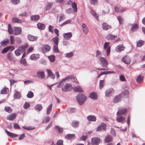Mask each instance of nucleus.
<instances>
[{
    "mask_svg": "<svg viewBox=\"0 0 145 145\" xmlns=\"http://www.w3.org/2000/svg\"><path fill=\"white\" fill-rule=\"evenodd\" d=\"M50 118L49 116H47L42 121V123H48L50 120Z\"/></svg>",
    "mask_w": 145,
    "mask_h": 145,
    "instance_id": "nucleus-52",
    "label": "nucleus"
},
{
    "mask_svg": "<svg viewBox=\"0 0 145 145\" xmlns=\"http://www.w3.org/2000/svg\"><path fill=\"white\" fill-rule=\"evenodd\" d=\"M58 45H54L53 47V50L55 52L58 53L59 52L58 48Z\"/></svg>",
    "mask_w": 145,
    "mask_h": 145,
    "instance_id": "nucleus-55",
    "label": "nucleus"
},
{
    "mask_svg": "<svg viewBox=\"0 0 145 145\" xmlns=\"http://www.w3.org/2000/svg\"><path fill=\"white\" fill-rule=\"evenodd\" d=\"M114 91V90L112 89H109L105 91L106 96L107 97L110 96Z\"/></svg>",
    "mask_w": 145,
    "mask_h": 145,
    "instance_id": "nucleus-30",
    "label": "nucleus"
},
{
    "mask_svg": "<svg viewBox=\"0 0 145 145\" xmlns=\"http://www.w3.org/2000/svg\"><path fill=\"white\" fill-rule=\"evenodd\" d=\"M71 21L70 20H67L63 22L62 24H61V26H62L64 25L69 24L71 22Z\"/></svg>",
    "mask_w": 145,
    "mask_h": 145,
    "instance_id": "nucleus-58",
    "label": "nucleus"
},
{
    "mask_svg": "<svg viewBox=\"0 0 145 145\" xmlns=\"http://www.w3.org/2000/svg\"><path fill=\"white\" fill-rule=\"evenodd\" d=\"M11 2L14 5H16L20 2L19 0H10Z\"/></svg>",
    "mask_w": 145,
    "mask_h": 145,
    "instance_id": "nucleus-63",
    "label": "nucleus"
},
{
    "mask_svg": "<svg viewBox=\"0 0 145 145\" xmlns=\"http://www.w3.org/2000/svg\"><path fill=\"white\" fill-rule=\"evenodd\" d=\"M27 38L28 39L31 41H36L37 39V37L30 35H29L27 36Z\"/></svg>",
    "mask_w": 145,
    "mask_h": 145,
    "instance_id": "nucleus-29",
    "label": "nucleus"
},
{
    "mask_svg": "<svg viewBox=\"0 0 145 145\" xmlns=\"http://www.w3.org/2000/svg\"><path fill=\"white\" fill-rule=\"evenodd\" d=\"M125 47L123 44H119L116 48L115 50L117 52H120L124 50Z\"/></svg>",
    "mask_w": 145,
    "mask_h": 145,
    "instance_id": "nucleus-15",
    "label": "nucleus"
},
{
    "mask_svg": "<svg viewBox=\"0 0 145 145\" xmlns=\"http://www.w3.org/2000/svg\"><path fill=\"white\" fill-rule=\"evenodd\" d=\"M17 115V114L15 113H12L7 116V118L8 120L13 121L16 118Z\"/></svg>",
    "mask_w": 145,
    "mask_h": 145,
    "instance_id": "nucleus-13",
    "label": "nucleus"
},
{
    "mask_svg": "<svg viewBox=\"0 0 145 145\" xmlns=\"http://www.w3.org/2000/svg\"><path fill=\"white\" fill-rule=\"evenodd\" d=\"M90 97L93 99H96L97 98L96 93L94 92L91 93L89 95Z\"/></svg>",
    "mask_w": 145,
    "mask_h": 145,
    "instance_id": "nucleus-27",
    "label": "nucleus"
},
{
    "mask_svg": "<svg viewBox=\"0 0 145 145\" xmlns=\"http://www.w3.org/2000/svg\"><path fill=\"white\" fill-rule=\"evenodd\" d=\"M138 28V25L137 24L132 25L131 26V30L132 32H134L137 30Z\"/></svg>",
    "mask_w": 145,
    "mask_h": 145,
    "instance_id": "nucleus-32",
    "label": "nucleus"
},
{
    "mask_svg": "<svg viewBox=\"0 0 145 145\" xmlns=\"http://www.w3.org/2000/svg\"><path fill=\"white\" fill-rule=\"evenodd\" d=\"M109 42H105L104 45V48L106 50L107 56L109 55L110 51V47L109 46Z\"/></svg>",
    "mask_w": 145,
    "mask_h": 145,
    "instance_id": "nucleus-8",
    "label": "nucleus"
},
{
    "mask_svg": "<svg viewBox=\"0 0 145 145\" xmlns=\"http://www.w3.org/2000/svg\"><path fill=\"white\" fill-rule=\"evenodd\" d=\"M121 94L124 96H128L129 94V92L127 89H125L122 92Z\"/></svg>",
    "mask_w": 145,
    "mask_h": 145,
    "instance_id": "nucleus-46",
    "label": "nucleus"
},
{
    "mask_svg": "<svg viewBox=\"0 0 145 145\" xmlns=\"http://www.w3.org/2000/svg\"><path fill=\"white\" fill-rule=\"evenodd\" d=\"M34 96L33 93L31 91L28 92V94L27 95V96L29 98H31Z\"/></svg>",
    "mask_w": 145,
    "mask_h": 145,
    "instance_id": "nucleus-53",
    "label": "nucleus"
},
{
    "mask_svg": "<svg viewBox=\"0 0 145 145\" xmlns=\"http://www.w3.org/2000/svg\"><path fill=\"white\" fill-rule=\"evenodd\" d=\"M38 28L40 29L43 30L45 27V25L42 23H39L37 24Z\"/></svg>",
    "mask_w": 145,
    "mask_h": 145,
    "instance_id": "nucleus-38",
    "label": "nucleus"
},
{
    "mask_svg": "<svg viewBox=\"0 0 145 145\" xmlns=\"http://www.w3.org/2000/svg\"><path fill=\"white\" fill-rule=\"evenodd\" d=\"M35 108L36 110L40 111L42 108V107L41 104H37L35 106Z\"/></svg>",
    "mask_w": 145,
    "mask_h": 145,
    "instance_id": "nucleus-40",
    "label": "nucleus"
},
{
    "mask_svg": "<svg viewBox=\"0 0 145 145\" xmlns=\"http://www.w3.org/2000/svg\"><path fill=\"white\" fill-rule=\"evenodd\" d=\"M82 26L83 33L87 34L89 32V29L86 25L84 24H82Z\"/></svg>",
    "mask_w": 145,
    "mask_h": 145,
    "instance_id": "nucleus-18",
    "label": "nucleus"
},
{
    "mask_svg": "<svg viewBox=\"0 0 145 145\" xmlns=\"http://www.w3.org/2000/svg\"><path fill=\"white\" fill-rule=\"evenodd\" d=\"M125 118H123L122 116L116 117V120L117 121L119 122H123V121L125 120Z\"/></svg>",
    "mask_w": 145,
    "mask_h": 145,
    "instance_id": "nucleus-41",
    "label": "nucleus"
},
{
    "mask_svg": "<svg viewBox=\"0 0 145 145\" xmlns=\"http://www.w3.org/2000/svg\"><path fill=\"white\" fill-rule=\"evenodd\" d=\"M10 40L11 44H13L14 42V37L13 36H10Z\"/></svg>",
    "mask_w": 145,
    "mask_h": 145,
    "instance_id": "nucleus-60",
    "label": "nucleus"
},
{
    "mask_svg": "<svg viewBox=\"0 0 145 145\" xmlns=\"http://www.w3.org/2000/svg\"><path fill=\"white\" fill-rule=\"evenodd\" d=\"M28 47V45H25L18 47V48L14 51L16 55L18 56H20L21 53H23L25 51V49Z\"/></svg>",
    "mask_w": 145,
    "mask_h": 145,
    "instance_id": "nucleus-1",
    "label": "nucleus"
},
{
    "mask_svg": "<svg viewBox=\"0 0 145 145\" xmlns=\"http://www.w3.org/2000/svg\"><path fill=\"white\" fill-rule=\"evenodd\" d=\"M31 20L32 21H37L40 18L39 15H34L31 16Z\"/></svg>",
    "mask_w": 145,
    "mask_h": 145,
    "instance_id": "nucleus-39",
    "label": "nucleus"
},
{
    "mask_svg": "<svg viewBox=\"0 0 145 145\" xmlns=\"http://www.w3.org/2000/svg\"><path fill=\"white\" fill-rule=\"evenodd\" d=\"M12 22L14 23H21L22 22V20L17 18H13L12 19Z\"/></svg>",
    "mask_w": 145,
    "mask_h": 145,
    "instance_id": "nucleus-33",
    "label": "nucleus"
},
{
    "mask_svg": "<svg viewBox=\"0 0 145 145\" xmlns=\"http://www.w3.org/2000/svg\"><path fill=\"white\" fill-rule=\"evenodd\" d=\"M7 58L10 61H12L14 59L12 54L11 52L9 53L7 55Z\"/></svg>",
    "mask_w": 145,
    "mask_h": 145,
    "instance_id": "nucleus-34",
    "label": "nucleus"
},
{
    "mask_svg": "<svg viewBox=\"0 0 145 145\" xmlns=\"http://www.w3.org/2000/svg\"><path fill=\"white\" fill-rule=\"evenodd\" d=\"M5 131L6 133H7L8 135H9L11 137L14 138L16 137H17L18 136V135L14 134L11 132H9L6 130H5Z\"/></svg>",
    "mask_w": 145,
    "mask_h": 145,
    "instance_id": "nucleus-35",
    "label": "nucleus"
},
{
    "mask_svg": "<svg viewBox=\"0 0 145 145\" xmlns=\"http://www.w3.org/2000/svg\"><path fill=\"white\" fill-rule=\"evenodd\" d=\"M40 57V55L38 54H33L30 57V59L33 61H36Z\"/></svg>",
    "mask_w": 145,
    "mask_h": 145,
    "instance_id": "nucleus-16",
    "label": "nucleus"
},
{
    "mask_svg": "<svg viewBox=\"0 0 145 145\" xmlns=\"http://www.w3.org/2000/svg\"><path fill=\"white\" fill-rule=\"evenodd\" d=\"M8 89L6 88H4L1 91V93L2 94H6L8 93Z\"/></svg>",
    "mask_w": 145,
    "mask_h": 145,
    "instance_id": "nucleus-45",
    "label": "nucleus"
},
{
    "mask_svg": "<svg viewBox=\"0 0 145 145\" xmlns=\"http://www.w3.org/2000/svg\"><path fill=\"white\" fill-rule=\"evenodd\" d=\"M69 79H73L74 80L73 82H74L77 83L78 82L77 81L76 78L73 75L68 76L63 79L61 82L60 84H61L62 82L64 81L69 80Z\"/></svg>",
    "mask_w": 145,
    "mask_h": 145,
    "instance_id": "nucleus-4",
    "label": "nucleus"
},
{
    "mask_svg": "<svg viewBox=\"0 0 145 145\" xmlns=\"http://www.w3.org/2000/svg\"><path fill=\"white\" fill-rule=\"evenodd\" d=\"M98 0H90V3L93 5H95L97 3Z\"/></svg>",
    "mask_w": 145,
    "mask_h": 145,
    "instance_id": "nucleus-62",
    "label": "nucleus"
},
{
    "mask_svg": "<svg viewBox=\"0 0 145 145\" xmlns=\"http://www.w3.org/2000/svg\"><path fill=\"white\" fill-rule=\"evenodd\" d=\"M143 77L141 75H140L137 77V81L138 83H140L143 80Z\"/></svg>",
    "mask_w": 145,
    "mask_h": 145,
    "instance_id": "nucleus-47",
    "label": "nucleus"
},
{
    "mask_svg": "<svg viewBox=\"0 0 145 145\" xmlns=\"http://www.w3.org/2000/svg\"><path fill=\"white\" fill-rule=\"evenodd\" d=\"M121 95L119 94L115 97L113 99V102L114 103H117L120 101L121 99Z\"/></svg>",
    "mask_w": 145,
    "mask_h": 145,
    "instance_id": "nucleus-20",
    "label": "nucleus"
},
{
    "mask_svg": "<svg viewBox=\"0 0 145 145\" xmlns=\"http://www.w3.org/2000/svg\"><path fill=\"white\" fill-rule=\"evenodd\" d=\"M113 140L112 137L110 135H107L105 139V142L106 143H108L111 142Z\"/></svg>",
    "mask_w": 145,
    "mask_h": 145,
    "instance_id": "nucleus-22",
    "label": "nucleus"
},
{
    "mask_svg": "<svg viewBox=\"0 0 145 145\" xmlns=\"http://www.w3.org/2000/svg\"><path fill=\"white\" fill-rule=\"evenodd\" d=\"M102 142V140L99 138L94 137L91 139V143L93 145H98L99 143Z\"/></svg>",
    "mask_w": 145,
    "mask_h": 145,
    "instance_id": "nucleus-7",
    "label": "nucleus"
},
{
    "mask_svg": "<svg viewBox=\"0 0 145 145\" xmlns=\"http://www.w3.org/2000/svg\"><path fill=\"white\" fill-rule=\"evenodd\" d=\"M8 31L10 34H14V29L12 28L10 24H8Z\"/></svg>",
    "mask_w": 145,
    "mask_h": 145,
    "instance_id": "nucleus-36",
    "label": "nucleus"
},
{
    "mask_svg": "<svg viewBox=\"0 0 145 145\" xmlns=\"http://www.w3.org/2000/svg\"><path fill=\"white\" fill-rule=\"evenodd\" d=\"M63 82L61 84H60H60L61 85L62 90L65 92L69 91L71 89L72 86L70 84L68 83L63 84Z\"/></svg>",
    "mask_w": 145,
    "mask_h": 145,
    "instance_id": "nucleus-3",
    "label": "nucleus"
},
{
    "mask_svg": "<svg viewBox=\"0 0 145 145\" xmlns=\"http://www.w3.org/2000/svg\"><path fill=\"white\" fill-rule=\"evenodd\" d=\"M59 40V38L57 37L53 38L52 40L54 42V45H58Z\"/></svg>",
    "mask_w": 145,
    "mask_h": 145,
    "instance_id": "nucleus-37",
    "label": "nucleus"
},
{
    "mask_svg": "<svg viewBox=\"0 0 145 145\" xmlns=\"http://www.w3.org/2000/svg\"><path fill=\"white\" fill-rule=\"evenodd\" d=\"M102 26L103 29L105 30H107L111 28V26L110 25L105 22L103 24Z\"/></svg>",
    "mask_w": 145,
    "mask_h": 145,
    "instance_id": "nucleus-17",
    "label": "nucleus"
},
{
    "mask_svg": "<svg viewBox=\"0 0 145 145\" xmlns=\"http://www.w3.org/2000/svg\"><path fill=\"white\" fill-rule=\"evenodd\" d=\"M73 53L72 52L67 53L65 54V57L68 58L71 57L73 55Z\"/></svg>",
    "mask_w": 145,
    "mask_h": 145,
    "instance_id": "nucleus-56",
    "label": "nucleus"
},
{
    "mask_svg": "<svg viewBox=\"0 0 145 145\" xmlns=\"http://www.w3.org/2000/svg\"><path fill=\"white\" fill-rule=\"evenodd\" d=\"M105 84V80H100L99 81V88L101 89L104 86Z\"/></svg>",
    "mask_w": 145,
    "mask_h": 145,
    "instance_id": "nucleus-48",
    "label": "nucleus"
},
{
    "mask_svg": "<svg viewBox=\"0 0 145 145\" xmlns=\"http://www.w3.org/2000/svg\"><path fill=\"white\" fill-rule=\"evenodd\" d=\"M37 77L40 79H42L45 76V74L43 71H38L37 72Z\"/></svg>",
    "mask_w": 145,
    "mask_h": 145,
    "instance_id": "nucleus-23",
    "label": "nucleus"
},
{
    "mask_svg": "<svg viewBox=\"0 0 145 145\" xmlns=\"http://www.w3.org/2000/svg\"><path fill=\"white\" fill-rule=\"evenodd\" d=\"M30 104L28 103H26L24 105V107L25 109L28 108L30 106Z\"/></svg>",
    "mask_w": 145,
    "mask_h": 145,
    "instance_id": "nucleus-64",
    "label": "nucleus"
},
{
    "mask_svg": "<svg viewBox=\"0 0 145 145\" xmlns=\"http://www.w3.org/2000/svg\"><path fill=\"white\" fill-rule=\"evenodd\" d=\"M99 60L103 67H107L108 65V63L105 58L100 57Z\"/></svg>",
    "mask_w": 145,
    "mask_h": 145,
    "instance_id": "nucleus-5",
    "label": "nucleus"
},
{
    "mask_svg": "<svg viewBox=\"0 0 145 145\" xmlns=\"http://www.w3.org/2000/svg\"><path fill=\"white\" fill-rule=\"evenodd\" d=\"M122 61L127 64H129L131 62V60L129 57L127 56H125L122 58Z\"/></svg>",
    "mask_w": 145,
    "mask_h": 145,
    "instance_id": "nucleus-14",
    "label": "nucleus"
},
{
    "mask_svg": "<svg viewBox=\"0 0 145 145\" xmlns=\"http://www.w3.org/2000/svg\"><path fill=\"white\" fill-rule=\"evenodd\" d=\"M14 34L16 35H18L21 33L22 32V28L20 27H14Z\"/></svg>",
    "mask_w": 145,
    "mask_h": 145,
    "instance_id": "nucleus-11",
    "label": "nucleus"
},
{
    "mask_svg": "<svg viewBox=\"0 0 145 145\" xmlns=\"http://www.w3.org/2000/svg\"><path fill=\"white\" fill-rule=\"evenodd\" d=\"M106 125L104 123H101L97 127V131H100L102 130H104L106 129Z\"/></svg>",
    "mask_w": 145,
    "mask_h": 145,
    "instance_id": "nucleus-12",
    "label": "nucleus"
},
{
    "mask_svg": "<svg viewBox=\"0 0 145 145\" xmlns=\"http://www.w3.org/2000/svg\"><path fill=\"white\" fill-rule=\"evenodd\" d=\"M52 105L51 104L46 110V113L47 115H48L50 114L52 110Z\"/></svg>",
    "mask_w": 145,
    "mask_h": 145,
    "instance_id": "nucleus-51",
    "label": "nucleus"
},
{
    "mask_svg": "<svg viewBox=\"0 0 145 145\" xmlns=\"http://www.w3.org/2000/svg\"><path fill=\"white\" fill-rule=\"evenodd\" d=\"M87 119L89 121H95L96 119L95 117L93 115H90L87 117Z\"/></svg>",
    "mask_w": 145,
    "mask_h": 145,
    "instance_id": "nucleus-28",
    "label": "nucleus"
},
{
    "mask_svg": "<svg viewBox=\"0 0 145 145\" xmlns=\"http://www.w3.org/2000/svg\"><path fill=\"white\" fill-rule=\"evenodd\" d=\"M53 4L52 3H49L45 7L46 10H49L51 8Z\"/></svg>",
    "mask_w": 145,
    "mask_h": 145,
    "instance_id": "nucleus-57",
    "label": "nucleus"
},
{
    "mask_svg": "<svg viewBox=\"0 0 145 145\" xmlns=\"http://www.w3.org/2000/svg\"><path fill=\"white\" fill-rule=\"evenodd\" d=\"M67 5H72V7L73 9H74V11L76 12L77 11V5L75 2H73L71 0L68 1L66 3Z\"/></svg>",
    "mask_w": 145,
    "mask_h": 145,
    "instance_id": "nucleus-6",
    "label": "nucleus"
},
{
    "mask_svg": "<svg viewBox=\"0 0 145 145\" xmlns=\"http://www.w3.org/2000/svg\"><path fill=\"white\" fill-rule=\"evenodd\" d=\"M91 14L95 17L97 20H98V16L97 14L93 10H91Z\"/></svg>",
    "mask_w": 145,
    "mask_h": 145,
    "instance_id": "nucleus-54",
    "label": "nucleus"
},
{
    "mask_svg": "<svg viewBox=\"0 0 145 145\" xmlns=\"http://www.w3.org/2000/svg\"><path fill=\"white\" fill-rule=\"evenodd\" d=\"M50 46L48 45H45L42 46L41 49L43 52H48L50 49Z\"/></svg>",
    "mask_w": 145,
    "mask_h": 145,
    "instance_id": "nucleus-10",
    "label": "nucleus"
},
{
    "mask_svg": "<svg viewBox=\"0 0 145 145\" xmlns=\"http://www.w3.org/2000/svg\"><path fill=\"white\" fill-rule=\"evenodd\" d=\"M117 18L120 24H122L123 22V19L121 16H119L117 17Z\"/></svg>",
    "mask_w": 145,
    "mask_h": 145,
    "instance_id": "nucleus-59",
    "label": "nucleus"
},
{
    "mask_svg": "<svg viewBox=\"0 0 145 145\" xmlns=\"http://www.w3.org/2000/svg\"><path fill=\"white\" fill-rule=\"evenodd\" d=\"M115 10V12H122L125 11V9L124 8H121L116 7H114Z\"/></svg>",
    "mask_w": 145,
    "mask_h": 145,
    "instance_id": "nucleus-25",
    "label": "nucleus"
},
{
    "mask_svg": "<svg viewBox=\"0 0 145 145\" xmlns=\"http://www.w3.org/2000/svg\"><path fill=\"white\" fill-rule=\"evenodd\" d=\"M72 125L73 127H77L78 126L79 122L76 121H73L72 122Z\"/></svg>",
    "mask_w": 145,
    "mask_h": 145,
    "instance_id": "nucleus-49",
    "label": "nucleus"
},
{
    "mask_svg": "<svg viewBox=\"0 0 145 145\" xmlns=\"http://www.w3.org/2000/svg\"><path fill=\"white\" fill-rule=\"evenodd\" d=\"M14 97L16 99H19L21 97V94L19 92L16 91L14 94Z\"/></svg>",
    "mask_w": 145,
    "mask_h": 145,
    "instance_id": "nucleus-42",
    "label": "nucleus"
},
{
    "mask_svg": "<svg viewBox=\"0 0 145 145\" xmlns=\"http://www.w3.org/2000/svg\"><path fill=\"white\" fill-rule=\"evenodd\" d=\"M72 36V33L71 32L65 33L63 34V37L66 39L69 40Z\"/></svg>",
    "mask_w": 145,
    "mask_h": 145,
    "instance_id": "nucleus-19",
    "label": "nucleus"
},
{
    "mask_svg": "<svg viewBox=\"0 0 145 145\" xmlns=\"http://www.w3.org/2000/svg\"><path fill=\"white\" fill-rule=\"evenodd\" d=\"M75 137V135L74 134H69L65 136V138L68 140H70L72 138H74Z\"/></svg>",
    "mask_w": 145,
    "mask_h": 145,
    "instance_id": "nucleus-24",
    "label": "nucleus"
},
{
    "mask_svg": "<svg viewBox=\"0 0 145 145\" xmlns=\"http://www.w3.org/2000/svg\"><path fill=\"white\" fill-rule=\"evenodd\" d=\"M5 110L8 113H11L12 111V108L9 106H5Z\"/></svg>",
    "mask_w": 145,
    "mask_h": 145,
    "instance_id": "nucleus-50",
    "label": "nucleus"
},
{
    "mask_svg": "<svg viewBox=\"0 0 145 145\" xmlns=\"http://www.w3.org/2000/svg\"><path fill=\"white\" fill-rule=\"evenodd\" d=\"M48 58L50 61L52 62H54L55 60V57L54 56L51 55L49 56Z\"/></svg>",
    "mask_w": 145,
    "mask_h": 145,
    "instance_id": "nucleus-61",
    "label": "nucleus"
},
{
    "mask_svg": "<svg viewBox=\"0 0 145 145\" xmlns=\"http://www.w3.org/2000/svg\"><path fill=\"white\" fill-rule=\"evenodd\" d=\"M144 42L141 40H140L137 42V46L138 47H141L144 43Z\"/></svg>",
    "mask_w": 145,
    "mask_h": 145,
    "instance_id": "nucleus-43",
    "label": "nucleus"
},
{
    "mask_svg": "<svg viewBox=\"0 0 145 145\" xmlns=\"http://www.w3.org/2000/svg\"><path fill=\"white\" fill-rule=\"evenodd\" d=\"M73 90L74 91L77 92L83 91V90L80 86L74 87L73 88Z\"/></svg>",
    "mask_w": 145,
    "mask_h": 145,
    "instance_id": "nucleus-31",
    "label": "nucleus"
},
{
    "mask_svg": "<svg viewBox=\"0 0 145 145\" xmlns=\"http://www.w3.org/2000/svg\"><path fill=\"white\" fill-rule=\"evenodd\" d=\"M117 37L116 35H114L111 34H108L106 37V38L109 40H114Z\"/></svg>",
    "mask_w": 145,
    "mask_h": 145,
    "instance_id": "nucleus-21",
    "label": "nucleus"
},
{
    "mask_svg": "<svg viewBox=\"0 0 145 145\" xmlns=\"http://www.w3.org/2000/svg\"><path fill=\"white\" fill-rule=\"evenodd\" d=\"M55 128L56 130H57L59 133H61L63 131V128L60 127L58 126H56L55 127Z\"/></svg>",
    "mask_w": 145,
    "mask_h": 145,
    "instance_id": "nucleus-44",
    "label": "nucleus"
},
{
    "mask_svg": "<svg viewBox=\"0 0 145 145\" xmlns=\"http://www.w3.org/2000/svg\"><path fill=\"white\" fill-rule=\"evenodd\" d=\"M9 43V41L8 39H5L0 42L1 46H6Z\"/></svg>",
    "mask_w": 145,
    "mask_h": 145,
    "instance_id": "nucleus-26",
    "label": "nucleus"
},
{
    "mask_svg": "<svg viewBox=\"0 0 145 145\" xmlns=\"http://www.w3.org/2000/svg\"><path fill=\"white\" fill-rule=\"evenodd\" d=\"M76 99L79 105H82L86 101L87 97L83 94H79L77 96Z\"/></svg>",
    "mask_w": 145,
    "mask_h": 145,
    "instance_id": "nucleus-2",
    "label": "nucleus"
},
{
    "mask_svg": "<svg viewBox=\"0 0 145 145\" xmlns=\"http://www.w3.org/2000/svg\"><path fill=\"white\" fill-rule=\"evenodd\" d=\"M127 111V109L126 108H120L117 112V115H120L125 114L126 113Z\"/></svg>",
    "mask_w": 145,
    "mask_h": 145,
    "instance_id": "nucleus-9",
    "label": "nucleus"
}]
</instances>
